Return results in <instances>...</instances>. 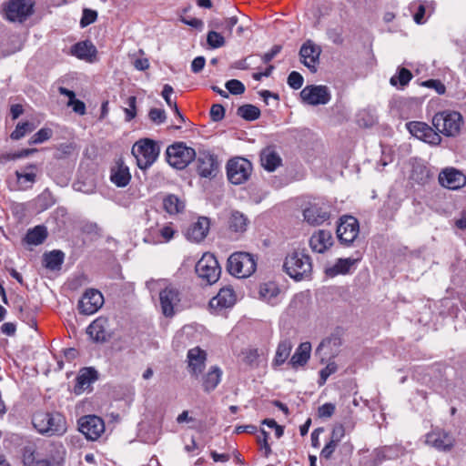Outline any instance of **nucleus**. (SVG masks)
Here are the masks:
<instances>
[{"instance_id": "f257e3e1", "label": "nucleus", "mask_w": 466, "mask_h": 466, "mask_svg": "<svg viewBox=\"0 0 466 466\" xmlns=\"http://www.w3.org/2000/svg\"><path fill=\"white\" fill-rule=\"evenodd\" d=\"M33 425L41 434L62 436L67 431L66 420L59 412H37L33 416Z\"/></svg>"}, {"instance_id": "f03ea898", "label": "nucleus", "mask_w": 466, "mask_h": 466, "mask_svg": "<svg viewBox=\"0 0 466 466\" xmlns=\"http://www.w3.org/2000/svg\"><path fill=\"white\" fill-rule=\"evenodd\" d=\"M147 285H154L159 289V302L163 315L167 318L174 316L181 301L179 289L166 279L152 280L147 282Z\"/></svg>"}, {"instance_id": "7ed1b4c3", "label": "nucleus", "mask_w": 466, "mask_h": 466, "mask_svg": "<svg viewBox=\"0 0 466 466\" xmlns=\"http://www.w3.org/2000/svg\"><path fill=\"white\" fill-rule=\"evenodd\" d=\"M283 268L290 278L302 280L311 274V258L304 250H296L286 257Z\"/></svg>"}, {"instance_id": "20e7f679", "label": "nucleus", "mask_w": 466, "mask_h": 466, "mask_svg": "<svg viewBox=\"0 0 466 466\" xmlns=\"http://www.w3.org/2000/svg\"><path fill=\"white\" fill-rule=\"evenodd\" d=\"M463 119L461 115L456 111H442L434 115L432 125L436 132L446 137H455L460 131Z\"/></svg>"}, {"instance_id": "39448f33", "label": "nucleus", "mask_w": 466, "mask_h": 466, "mask_svg": "<svg viewBox=\"0 0 466 466\" xmlns=\"http://www.w3.org/2000/svg\"><path fill=\"white\" fill-rule=\"evenodd\" d=\"M257 268L254 256L248 252H235L228 259V272L237 278H248Z\"/></svg>"}, {"instance_id": "423d86ee", "label": "nucleus", "mask_w": 466, "mask_h": 466, "mask_svg": "<svg viewBox=\"0 0 466 466\" xmlns=\"http://www.w3.org/2000/svg\"><path fill=\"white\" fill-rule=\"evenodd\" d=\"M332 206L324 198H314L303 209L305 221L311 226H319L329 219Z\"/></svg>"}, {"instance_id": "0eeeda50", "label": "nucleus", "mask_w": 466, "mask_h": 466, "mask_svg": "<svg viewBox=\"0 0 466 466\" xmlns=\"http://www.w3.org/2000/svg\"><path fill=\"white\" fill-rule=\"evenodd\" d=\"M4 18L10 22L23 23L34 13L31 0H8L2 5Z\"/></svg>"}, {"instance_id": "6e6552de", "label": "nucleus", "mask_w": 466, "mask_h": 466, "mask_svg": "<svg viewBox=\"0 0 466 466\" xmlns=\"http://www.w3.org/2000/svg\"><path fill=\"white\" fill-rule=\"evenodd\" d=\"M159 148L148 138L137 142L132 147V155L137 159V167L141 169L149 167L157 158Z\"/></svg>"}, {"instance_id": "1a4fd4ad", "label": "nucleus", "mask_w": 466, "mask_h": 466, "mask_svg": "<svg viewBox=\"0 0 466 466\" xmlns=\"http://www.w3.org/2000/svg\"><path fill=\"white\" fill-rule=\"evenodd\" d=\"M166 154L168 164L177 169L185 168L196 157L195 150L181 142L169 146Z\"/></svg>"}, {"instance_id": "9d476101", "label": "nucleus", "mask_w": 466, "mask_h": 466, "mask_svg": "<svg viewBox=\"0 0 466 466\" xmlns=\"http://www.w3.org/2000/svg\"><path fill=\"white\" fill-rule=\"evenodd\" d=\"M196 273L207 284H213L219 279L221 268L214 255L205 253L198 261L195 268Z\"/></svg>"}, {"instance_id": "9b49d317", "label": "nucleus", "mask_w": 466, "mask_h": 466, "mask_svg": "<svg viewBox=\"0 0 466 466\" xmlns=\"http://www.w3.org/2000/svg\"><path fill=\"white\" fill-rule=\"evenodd\" d=\"M251 172L252 165L244 157H235L228 162L227 175L232 184L240 185L246 182Z\"/></svg>"}, {"instance_id": "f8f14e48", "label": "nucleus", "mask_w": 466, "mask_h": 466, "mask_svg": "<svg viewBox=\"0 0 466 466\" xmlns=\"http://www.w3.org/2000/svg\"><path fill=\"white\" fill-rule=\"evenodd\" d=\"M78 430L88 441H96L105 431L104 420L96 415H86L78 421Z\"/></svg>"}, {"instance_id": "ddd939ff", "label": "nucleus", "mask_w": 466, "mask_h": 466, "mask_svg": "<svg viewBox=\"0 0 466 466\" xmlns=\"http://www.w3.org/2000/svg\"><path fill=\"white\" fill-rule=\"evenodd\" d=\"M360 226L358 220L352 216H344L339 219L337 227V237L340 243L350 245L358 237Z\"/></svg>"}, {"instance_id": "4468645a", "label": "nucleus", "mask_w": 466, "mask_h": 466, "mask_svg": "<svg viewBox=\"0 0 466 466\" xmlns=\"http://www.w3.org/2000/svg\"><path fill=\"white\" fill-rule=\"evenodd\" d=\"M196 169L201 177L213 178L218 171V162L215 155L208 151H199L196 157Z\"/></svg>"}, {"instance_id": "2eb2a0df", "label": "nucleus", "mask_w": 466, "mask_h": 466, "mask_svg": "<svg viewBox=\"0 0 466 466\" xmlns=\"http://www.w3.org/2000/svg\"><path fill=\"white\" fill-rule=\"evenodd\" d=\"M409 132L420 140L431 145H439L441 141L440 135L424 122L411 121L406 124Z\"/></svg>"}, {"instance_id": "dca6fc26", "label": "nucleus", "mask_w": 466, "mask_h": 466, "mask_svg": "<svg viewBox=\"0 0 466 466\" xmlns=\"http://www.w3.org/2000/svg\"><path fill=\"white\" fill-rule=\"evenodd\" d=\"M300 96L305 103L311 106L326 105L331 98L326 86H307L301 90Z\"/></svg>"}, {"instance_id": "f3484780", "label": "nucleus", "mask_w": 466, "mask_h": 466, "mask_svg": "<svg viewBox=\"0 0 466 466\" xmlns=\"http://www.w3.org/2000/svg\"><path fill=\"white\" fill-rule=\"evenodd\" d=\"M104 304L102 293L95 289H87L78 302L79 312L84 315L96 313Z\"/></svg>"}, {"instance_id": "a211bd4d", "label": "nucleus", "mask_w": 466, "mask_h": 466, "mask_svg": "<svg viewBox=\"0 0 466 466\" xmlns=\"http://www.w3.org/2000/svg\"><path fill=\"white\" fill-rule=\"evenodd\" d=\"M177 230L172 222L157 224V228H150L145 237V241L150 244L169 242Z\"/></svg>"}, {"instance_id": "6ab92c4d", "label": "nucleus", "mask_w": 466, "mask_h": 466, "mask_svg": "<svg viewBox=\"0 0 466 466\" xmlns=\"http://www.w3.org/2000/svg\"><path fill=\"white\" fill-rule=\"evenodd\" d=\"M320 54V46L315 45L311 40H307L299 50L300 61L311 72L315 73Z\"/></svg>"}, {"instance_id": "aec40b11", "label": "nucleus", "mask_w": 466, "mask_h": 466, "mask_svg": "<svg viewBox=\"0 0 466 466\" xmlns=\"http://www.w3.org/2000/svg\"><path fill=\"white\" fill-rule=\"evenodd\" d=\"M440 184L451 190H457L466 185V177L454 167H447L439 175Z\"/></svg>"}, {"instance_id": "412c9836", "label": "nucleus", "mask_w": 466, "mask_h": 466, "mask_svg": "<svg viewBox=\"0 0 466 466\" xmlns=\"http://www.w3.org/2000/svg\"><path fill=\"white\" fill-rule=\"evenodd\" d=\"M236 300L237 296L234 289L228 286L220 289L218 293L210 299L209 307L211 309L219 312L233 307Z\"/></svg>"}, {"instance_id": "4be33fe9", "label": "nucleus", "mask_w": 466, "mask_h": 466, "mask_svg": "<svg viewBox=\"0 0 466 466\" xmlns=\"http://www.w3.org/2000/svg\"><path fill=\"white\" fill-rule=\"evenodd\" d=\"M187 369L192 376L198 377L206 367L207 352L199 347L187 351Z\"/></svg>"}, {"instance_id": "5701e85b", "label": "nucleus", "mask_w": 466, "mask_h": 466, "mask_svg": "<svg viewBox=\"0 0 466 466\" xmlns=\"http://www.w3.org/2000/svg\"><path fill=\"white\" fill-rule=\"evenodd\" d=\"M342 345V339L339 335H331L330 337L323 339L317 348L316 353L321 355V362L324 359H331L336 357Z\"/></svg>"}, {"instance_id": "b1692460", "label": "nucleus", "mask_w": 466, "mask_h": 466, "mask_svg": "<svg viewBox=\"0 0 466 466\" xmlns=\"http://www.w3.org/2000/svg\"><path fill=\"white\" fill-rule=\"evenodd\" d=\"M333 245V236L330 231L319 229L312 234L309 246L314 252L323 253Z\"/></svg>"}, {"instance_id": "393cba45", "label": "nucleus", "mask_w": 466, "mask_h": 466, "mask_svg": "<svg viewBox=\"0 0 466 466\" xmlns=\"http://www.w3.org/2000/svg\"><path fill=\"white\" fill-rule=\"evenodd\" d=\"M426 443L440 451H449L454 444V439L445 431H433L426 435Z\"/></svg>"}, {"instance_id": "a878e982", "label": "nucleus", "mask_w": 466, "mask_h": 466, "mask_svg": "<svg viewBox=\"0 0 466 466\" xmlns=\"http://www.w3.org/2000/svg\"><path fill=\"white\" fill-rule=\"evenodd\" d=\"M107 319L105 318H97L86 329L87 334L96 342H105L108 339Z\"/></svg>"}, {"instance_id": "bb28decb", "label": "nucleus", "mask_w": 466, "mask_h": 466, "mask_svg": "<svg viewBox=\"0 0 466 466\" xmlns=\"http://www.w3.org/2000/svg\"><path fill=\"white\" fill-rule=\"evenodd\" d=\"M209 219L208 218L202 217L198 219L197 222L193 223L187 230V238L189 240L195 242L202 241L209 229Z\"/></svg>"}, {"instance_id": "cd10ccee", "label": "nucleus", "mask_w": 466, "mask_h": 466, "mask_svg": "<svg viewBox=\"0 0 466 466\" xmlns=\"http://www.w3.org/2000/svg\"><path fill=\"white\" fill-rule=\"evenodd\" d=\"M111 181L119 187H126L130 179L131 175L127 166L122 160L116 162V167L111 170Z\"/></svg>"}, {"instance_id": "c85d7f7f", "label": "nucleus", "mask_w": 466, "mask_h": 466, "mask_svg": "<svg viewBox=\"0 0 466 466\" xmlns=\"http://www.w3.org/2000/svg\"><path fill=\"white\" fill-rule=\"evenodd\" d=\"M358 261L359 258H339L333 266L325 269V273L329 278H334L339 274H347Z\"/></svg>"}, {"instance_id": "c756f323", "label": "nucleus", "mask_w": 466, "mask_h": 466, "mask_svg": "<svg viewBox=\"0 0 466 466\" xmlns=\"http://www.w3.org/2000/svg\"><path fill=\"white\" fill-rule=\"evenodd\" d=\"M311 345L309 342H302L299 345L296 351L292 355L289 365L293 369L304 366L310 357Z\"/></svg>"}, {"instance_id": "7c9ffc66", "label": "nucleus", "mask_w": 466, "mask_h": 466, "mask_svg": "<svg viewBox=\"0 0 466 466\" xmlns=\"http://www.w3.org/2000/svg\"><path fill=\"white\" fill-rule=\"evenodd\" d=\"M71 54L79 59L91 61L96 55V48L90 41H82L71 47Z\"/></svg>"}, {"instance_id": "2f4dec72", "label": "nucleus", "mask_w": 466, "mask_h": 466, "mask_svg": "<svg viewBox=\"0 0 466 466\" xmlns=\"http://www.w3.org/2000/svg\"><path fill=\"white\" fill-rule=\"evenodd\" d=\"M260 161L265 169L274 171L280 165L281 158L273 148L267 147L261 151Z\"/></svg>"}, {"instance_id": "473e14b6", "label": "nucleus", "mask_w": 466, "mask_h": 466, "mask_svg": "<svg viewBox=\"0 0 466 466\" xmlns=\"http://www.w3.org/2000/svg\"><path fill=\"white\" fill-rule=\"evenodd\" d=\"M222 377V370L218 366H212L208 373L203 376V389L207 392L214 390L219 384Z\"/></svg>"}, {"instance_id": "72a5a7b5", "label": "nucleus", "mask_w": 466, "mask_h": 466, "mask_svg": "<svg viewBox=\"0 0 466 466\" xmlns=\"http://www.w3.org/2000/svg\"><path fill=\"white\" fill-rule=\"evenodd\" d=\"M98 379V372L92 367L84 368L80 370L76 378V387L81 390H84L94 383Z\"/></svg>"}, {"instance_id": "f704fd0d", "label": "nucleus", "mask_w": 466, "mask_h": 466, "mask_svg": "<svg viewBox=\"0 0 466 466\" xmlns=\"http://www.w3.org/2000/svg\"><path fill=\"white\" fill-rule=\"evenodd\" d=\"M65 253L55 249L43 256L44 266L50 270H59L64 263Z\"/></svg>"}, {"instance_id": "c9c22d12", "label": "nucleus", "mask_w": 466, "mask_h": 466, "mask_svg": "<svg viewBox=\"0 0 466 466\" xmlns=\"http://www.w3.org/2000/svg\"><path fill=\"white\" fill-rule=\"evenodd\" d=\"M163 208L170 215H177L184 211L185 202L177 195L169 194L163 198Z\"/></svg>"}, {"instance_id": "e433bc0d", "label": "nucleus", "mask_w": 466, "mask_h": 466, "mask_svg": "<svg viewBox=\"0 0 466 466\" xmlns=\"http://www.w3.org/2000/svg\"><path fill=\"white\" fill-rule=\"evenodd\" d=\"M292 343L289 339H286L281 340L277 348L275 358L273 360V366L282 365L288 359L292 350Z\"/></svg>"}, {"instance_id": "4c0bfd02", "label": "nucleus", "mask_w": 466, "mask_h": 466, "mask_svg": "<svg viewBox=\"0 0 466 466\" xmlns=\"http://www.w3.org/2000/svg\"><path fill=\"white\" fill-rule=\"evenodd\" d=\"M46 238V228L45 226H35L27 231L25 240L27 244L37 246L42 244Z\"/></svg>"}, {"instance_id": "58836bf2", "label": "nucleus", "mask_w": 466, "mask_h": 466, "mask_svg": "<svg viewBox=\"0 0 466 466\" xmlns=\"http://www.w3.org/2000/svg\"><path fill=\"white\" fill-rule=\"evenodd\" d=\"M248 219L239 211H232L228 218V227L235 232H244L247 229Z\"/></svg>"}, {"instance_id": "ea45409f", "label": "nucleus", "mask_w": 466, "mask_h": 466, "mask_svg": "<svg viewBox=\"0 0 466 466\" xmlns=\"http://www.w3.org/2000/svg\"><path fill=\"white\" fill-rule=\"evenodd\" d=\"M279 294V289L274 282H268L260 285L259 295L265 301L274 304Z\"/></svg>"}, {"instance_id": "a19ab883", "label": "nucleus", "mask_w": 466, "mask_h": 466, "mask_svg": "<svg viewBox=\"0 0 466 466\" xmlns=\"http://www.w3.org/2000/svg\"><path fill=\"white\" fill-rule=\"evenodd\" d=\"M238 116L247 121H254L260 116V110L256 106L248 104L238 108Z\"/></svg>"}, {"instance_id": "79ce46f5", "label": "nucleus", "mask_w": 466, "mask_h": 466, "mask_svg": "<svg viewBox=\"0 0 466 466\" xmlns=\"http://www.w3.org/2000/svg\"><path fill=\"white\" fill-rule=\"evenodd\" d=\"M35 128L34 123L26 121V122H19L15 130L11 133L10 137L14 140H19L24 137L26 134L33 132Z\"/></svg>"}, {"instance_id": "37998d69", "label": "nucleus", "mask_w": 466, "mask_h": 466, "mask_svg": "<svg viewBox=\"0 0 466 466\" xmlns=\"http://www.w3.org/2000/svg\"><path fill=\"white\" fill-rule=\"evenodd\" d=\"M207 43L211 48H219L225 46V37L216 30H210L207 35Z\"/></svg>"}, {"instance_id": "c03bdc74", "label": "nucleus", "mask_w": 466, "mask_h": 466, "mask_svg": "<svg viewBox=\"0 0 466 466\" xmlns=\"http://www.w3.org/2000/svg\"><path fill=\"white\" fill-rule=\"evenodd\" d=\"M412 78V74L410 70L402 67L399 70L398 75L391 76L390 82L392 86H396L399 82L401 86L408 85Z\"/></svg>"}, {"instance_id": "a18cd8bd", "label": "nucleus", "mask_w": 466, "mask_h": 466, "mask_svg": "<svg viewBox=\"0 0 466 466\" xmlns=\"http://www.w3.org/2000/svg\"><path fill=\"white\" fill-rule=\"evenodd\" d=\"M53 131L50 128L43 127L38 130L28 141L30 145L41 144L51 138Z\"/></svg>"}, {"instance_id": "49530a36", "label": "nucleus", "mask_w": 466, "mask_h": 466, "mask_svg": "<svg viewBox=\"0 0 466 466\" xmlns=\"http://www.w3.org/2000/svg\"><path fill=\"white\" fill-rule=\"evenodd\" d=\"M37 206L40 210H46L55 204V200L48 190H45L36 198Z\"/></svg>"}, {"instance_id": "de8ad7c7", "label": "nucleus", "mask_w": 466, "mask_h": 466, "mask_svg": "<svg viewBox=\"0 0 466 466\" xmlns=\"http://www.w3.org/2000/svg\"><path fill=\"white\" fill-rule=\"evenodd\" d=\"M76 151V146L73 143H64L57 147L56 157L62 159L71 156Z\"/></svg>"}, {"instance_id": "09e8293b", "label": "nucleus", "mask_w": 466, "mask_h": 466, "mask_svg": "<svg viewBox=\"0 0 466 466\" xmlns=\"http://www.w3.org/2000/svg\"><path fill=\"white\" fill-rule=\"evenodd\" d=\"M433 10L432 3H420L417 11L413 15V19L416 24L422 25L425 23L424 15L426 14L427 9Z\"/></svg>"}, {"instance_id": "8fccbe9b", "label": "nucleus", "mask_w": 466, "mask_h": 466, "mask_svg": "<svg viewBox=\"0 0 466 466\" xmlns=\"http://www.w3.org/2000/svg\"><path fill=\"white\" fill-rule=\"evenodd\" d=\"M337 364L335 362H329L328 365L319 371V385L322 386L327 381L328 378L337 371Z\"/></svg>"}, {"instance_id": "3c124183", "label": "nucleus", "mask_w": 466, "mask_h": 466, "mask_svg": "<svg viewBox=\"0 0 466 466\" xmlns=\"http://www.w3.org/2000/svg\"><path fill=\"white\" fill-rule=\"evenodd\" d=\"M225 86L232 95H241L245 92V86L242 82L237 79L228 80Z\"/></svg>"}, {"instance_id": "603ef678", "label": "nucleus", "mask_w": 466, "mask_h": 466, "mask_svg": "<svg viewBox=\"0 0 466 466\" xmlns=\"http://www.w3.org/2000/svg\"><path fill=\"white\" fill-rule=\"evenodd\" d=\"M148 117L153 123L160 125L166 121L167 115L164 109L151 108L148 113Z\"/></svg>"}, {"instance_id": "864d4df0", "label": "nucleus", "mask_w": 466, "mask_h": 466, "mask_svg": "<svg viewBox=\"0 0 466 466\" xmlns=\"http://www.w3.org/2000/svg\"><path fill=\"white\" fill-rule=\"evenodd\" d=\"M97 18V13L95 10L92 9H84L83 15L80 20V25L81 27H86L92 23H94Z\"/></svg>"}, {"instance_id": "5fc2aeb1", "label": "nucleus", "mask_w": 466, "mask_h": 466, "mask_svg": "<svg viewBox=\"0 0 466 466\" xmlns=\"http://www.w3.org/2000/svg\"><path fill=\"white\" fill-rule=\"evenodd\" d=\"M38 459L33 447H25L23 453V461L25 466H34Z\"/></svg>"}, {"instance_id": "6e6d98bb", "label": "nucleus", "mask_w": 466, "mask_h": 466, "mask_svg": "<svg viewBox=\"0 0 466 466\" xmlns=\"http://www.w3.org/2000/svg\"><path fill=\"white\" fill-rule=\"evenodd\" d=\"M303 81V76L297 71H292L288 76L289 86L295 90L302 86Z\"/></svg>"}, {"instance_id": "4d7b16f0", "label": "nucleus", "mask_w": 466, "mask_h": 466, "mask_svg": "<svg viewBox=\"0 0 466 466\" xmlns=\"http://www.w3.org/2000/svg\"><path fill=\"white\" fill-rule=\"evenodd\" d=\"M414 179L420 183H425L430 177V171L425 167H418L413 170Z\"/></svg>"}, {"instance_id": "13d9d810", "label": "nucleus", "mask_w": 466, "mask_h": 466, "mask_svg": "<svg viewBox=\"0 0 466 466\" xmlns=\"http://www.w3.org/2000/svg\"><path fill=\"white\" fill-rule=\"evenodd\" d=\"M136 103H137L136 96H132L127 98L128 108L125 109L127 121H130L136 116V115H137Z\"/></svg>"}, {"instance_id": "bf43d9fd", "label": "nucleus", "mask_w": 466, "mask_h": 466, "mask_svg": "<svg viewBox=\"0 0 466 466\" xmlns=\"http://www.w3.org/2000/svg\"><path fill=\"white\" fill-rule=\"evenodd\" d=\"M225 109L220 104H215L210 109V117L213 121L218 122L223 119Z\"/></svg>"}, {"instance_id": "052dcab7", "label": "nucleus", "mask_w": 466, "mask_h": 466, "mask_svg": "<svg viewBox=\"0 0 466 466\" xmlns=\"http://www.w3.org/2000/svg\"><path fill=\"white\" fill-rule=\"evenodd\" d=\"M335 405L332 403H325L319 408L318 414L320 418H330L335 411Z\"/></svg>"}, {"instance_id": "680f3d73", "label": "nucleus", "mask_w": 466, "mask_h": 466, "mask_svg": "<svg viewBox=\"0 0 466 466\" xmlns=\"http://www.w3.org/2000/svg\"><path fill=\"white\" fill-rule=\"evenodd\" d=\"M268 434L266 431L260 430V433L258 436V442L265 450V453L268 456L271 452L269 444L268 443Z\"/></svg>"}, {"instance_id": "e2e57ef3", "label": "nucleus", "mask_w": 466, "mask_h": 466, "mask_svg": "<svg viewBox=\"0 0 466 466\" xmlns=\"http://www.w3.org/2000/svg\"><path fill=\"white\" fill-rule=\"evenodd\" d=\"M258 357H259V353H258V349H250L245 352L244 360L248 365H255L258 362Z\"/></svg>"}, {"instance_id": "0e129e2a", "label": "nucleus", "mask_w": 466, "mask_h": 466, "mask_svg": "<svg viewBox=\"0 0 466 466\" xmlns=\"http://www.w3.org/2000/svg\"><path fill=\"white\" fill-rule=\"evenodd\" d=\"M15 176L17 177V180L21 183L23 182H28V183H34L35 180V172H23V171H16Z\"/></svg>"}, {"instance_id": "69168bd1", "label": "nucleus", "mask_w": 466, "mask_h": 466, "mask_svg": "<svg viewBox=\"0 0 466 466\" xmlns=\"http://www.w3.org/2000/svg\"><path fill=\"white\" fill-rule=\"evenodd\" d=\"M67 106H72L74 112H76L78 115H85L86 114V105L84 102L74 99L72 101H68Z\"/></svg>"}, {"instance_id": "338daca9", "label": "nucleus", "mask_w": 466, "mask_h": 466, "mask_svg": "<svg viewBox=\"0 0 466 466\" xmlns=\"http://www.w3.org/2000/svg\"><path fill=\"white\" fill-rule=\"evenodd\" d=\"M344 434H345V430L342 425H338V426L334 427L332 430V432H331L330 441L338 444L340 441V440L343 438Z\"/></svg>"}, {"instance_id": "774afa93", "label": "nucleus", "mask_w": 466, "mask_h": 466, "mask_svg": "<svg viewBox=\"0 0 466 466\" xmlns=\"http://www.w3.org/2000/svg\"><path fill=\"white\" fill-rule=\"evenodd\" d=\"M337 446L338 444L329 441L322 449L320 455L327 460L330 459Z\"/></svg>"}]
</instances>
